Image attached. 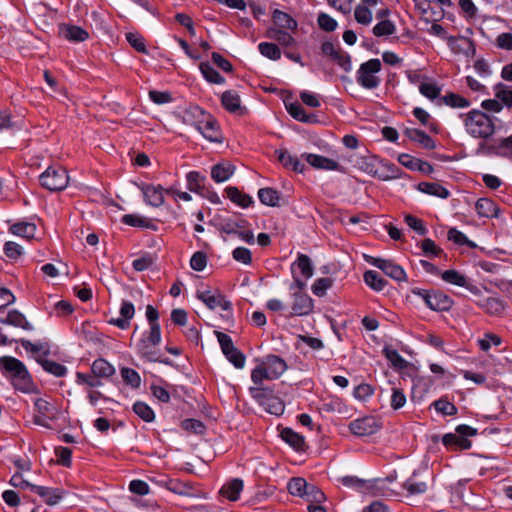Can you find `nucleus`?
<instances>
[{
	"label": "nucleus",
	"mask_w": 512,
	"mask_h": 512,
	"mask_svg": "<svg viewBox=\"0 0 512 512\" xmlns=\"http://www.w3.org/2000/svg\"><path fill=\"white\" fill-rule=\"evenodd\" d=\"M465 125L478 127L495 128L492 119L480 110H472L465 119Z\"/></svg>",
	"instance_id": "obj_27"
},
{
	"label": "nucleus",
	"mask_w": 512,
	"mask_h": 512,
	"mask_svg": "<svg viewBox=\"0 0 512 512\" xmlns=\"http://www.w3.org/2000/svg\"><path fill=\"white\" fill-rule=\"evenodd\" d=\"M147 205L160 207L164 204V188L161 185L141 183L138 185Z\"/></svg>",
	"instance_id": "obj_10"
},
{
	"label": "nucleus",
	"mask_w": 512,
	"mask_h": 512,
	"mask_svg": "<svg viewBox=\"0 0 512 512\" xmlns=\"http://www.w3.org/2000/svg\"><path fill=\"white\" fill-rule=\"evenodd\" d=\"M309 484L305 479L296 477L292 478L287 485L289 493L293 496L303 497L308 489Z\"/></svg>",
	"instance_id": "obj_48"
},
{
	"label": "nucleus",
	"mask_w": 512,
	"mask_h": 512,
	"mask_svg": "<svg viewBox=\"0 0 512 512\" xmlns=\"http://www.w3.org/2000/svg\"><path fill=\"white\" fill-rule=\"evenodd\" d=\"M395 25L389 20H382L373 28V34L376 37L389 36L395 32Z\"/></svg>",
	"instance_id": "obj_59"
},
{
	"label": "nucleus",
	"mask_w": 512,
	"mask_h": 512,
	"mask_svg": "<svg viewBox=\"0 0 512 512\" xmlns=\"http://www.w3.org/2000/svg\"><path fill=\"white\" fill-rule=\"evenodd\" d=\"M258 198L262 204L275 207L279 205L280 193L270 187L261 188L258 190Z\"/></svg>",
	"instance_id": "obj_42"
},
{
	"label": "nucleus",
	"mask_w": 512,
	"mask_h": 512,
	"mask_svg": "<svg viewBox=\"0 0 512 512\" xmlns=\"http://www.w3.org/2000/svg\"><path fill=\"white\" fill-rule=\"evenodd\" d=\"M0 323L19 327L27 331L33 330L32 324L26 319L25 315L16 309L10 310L6 317L0 318Z\"/></svg>",
	"instance_id": "obj_21"
},
{
	"label": "nucleus",
	"mask_w": 512,
	"mask_h": 512,
	"mask_svg": "<svg viewBox=\"0 0 512 512\" xmlns=\"http://www.w3.org/2000/svg\"><path fill=\"white\" fill-rule=\"evenodd\" d=\"M119 313L120 317L111 318L108 323L119 329L126 330L130 327L131 320L135 315L133 303L128 300H122Z\"/></svg>",
	"instance_id": "obj_12"
},
{
	"label": "nucleus",
	"mask_w": 512,
	"mask_h": 512,
	"mask_svg": "<svg viewBox=\"0 0 512 512\" xmlns=\"http://www.w3.org/2000/svg\"><path fill=\"white\" fill-rule=\"evenodd\" d=\"M199 69L203 75V77L210 83L213 84H221L223 82V78L220 73L214 69L209 62H202L199 65Z\"/></svg>",
	"instance_id": "obj_46"
},
{
	"label": "nucleus",
	"mask_w": 512,
	"mask_h": 512,
	"mask_svg": "<svg viewBox=\"0 0 512 512\" xmlns=\"http://www.w3.org/2000/svg\"><path fill=\"white\" fill-rule=\"evenodd\" d=\"M437 412L447 415L453 416L457 414V407L450 401L445 398H440L432 403Z\"/></svg>",
	"instance_id": "obj_53"
},
{
	"label": "nucleus",
	"mask_w": 512,
	"mask_h": 512,
	"mask_svg": "<svg viewBox=\"0 0 512 512\" xmlns=\"http://www.w3.org/2000/svg\"><path fill=\"white\" fill-rule=\"evenodd\" d=\"M121 377L125 384L138 388L141 384V378L137 371L132 368L124 367L121 369Z\"/></svg>",
	"instance_id": "obj_54"
},
{
	"label": "nucleus",
	"mask_w": 512,
	"mask_h": 512,
	"mask_svg": "<svg viewBox=\"0 0 512 512\" xmlns=\"http://www.w3.org/2000/svg\"><path fill=\"white\" fill-rule=\"evenodd\" d=\"M431 485L429 473L426 469L415 470L402 483V489L407 496H418L425 494Z\"/></svg>",
	"instance_id": "obj_7"
},
{
	"label": "nucleus",
	"mask_w": 512,
	"mask_h": 512,
	"mask_svg": "<svg viewBox=\"0 0 512 512\" xmlns=\"http://www.w3.org/2000/svg\"><path fill=\"white\" fill-rule=\"evenodd\" d=\"M128 43L138 52L147 54L144 38L139 33L129 32L126 34Z\"/></svg>",
	"instance_id": "obj_64"
},
{
	"label": "nucleus",
	"mask_w": 512,
	"mask_h": 512,
	"mask_svg": "<svg viewBox=\"0 0 512 512\" xmlns=\"http://www.w3.org/2000/svg\"><path fill=\"white\" fill-rule=\"evenodd\" d=\"M120 221L122 224L131 227L150 229L153 231L157 230V226L154 223H152L150 219L143 217L139 214H125L121 217Z\"/></svg>",
	"instance_id": "obj_25"
},
{
	"label": "nucleus",
	"mask_w": 512,
	"mask_h": 512,
	"mask_svg": "<svg viewBox=\"0 0 512 512\" xmlns=\"http://www.w3.org/2000/svg\"><path fill=\"white\" fill-rule=\"evenodd\" d=\"M351 433L356 436H370L379 430V425L372 417H364L353 420L349 424Z\"/></svg>",
	"instance_id": "obj_11"
},
{
	"label": "nucleus",
	"mask_w": 512,
	"mask_h": 512,
	"mask_svg": "<svg viewBox=\"0 0 512 512\" xmlns=\"http://www.w3.org/2000/svg\"><path fill=\"white\" fill-rule=\"evenodd\" d=\"M406 136L413 142L418 143L424 149H434L435 141L425 133L424 130H405Z\"/></svg>",
	"instance_id": "obj_31"
},
{
	"label": "nucleus",
	"mask_w": 512,
	"mask_h": 512,
	"mask_svg": "<svg viewBox=\"0 0 512 512\" xmlns=\"http://www.w3.org/2000/svg\"><path fill=\"white\" fill-rule=\"evenodd\" d=\"M226 111L237 116L247 113L246 107L241 105L239 96L231 91H226Z\"/></svg>",
	"instance_id": "obj_40"
},
{
	"label": "nucleus",
	"mask_w": 512,
	"mask_h": 512,
	"mask_svg": "<svg viewBox=\"0 0 512 512\" xmlns=\"http://www.w3.org/2000/svg\"><path fill=\"white\" fill-rule=\"evenodd\" d=\"M226 197L241 208H248L254 203V200L250 195L243 193L236 187H227Z\"/></svg>",
	"instance_id": "obj_30"
},
{
	"label": "nucleus",
	"mask_w": 512,
	"mask_h": 512,
	"mask_svg": "<svg viewBox=\"0 0 512 512\" xmlns=\"http://www.w3.org/2000/svg\"><path fill=\"white\" fill-rule=\"evenodd\" d=\"M34 406L37 413L43 415L45 419L56 420L58 418L59 410L53 403L43 398H38L35 400Z\"/></svg>",
	"instance_id": "obj_33"
},
{
	"label": "nucleus",
	"mask_w": 512,
	"mask_h": 512,
	"mask_svg": "<svg viewBox=\"0 0 512 512\" xmlns=\"http://www.w3.org/2000/svg\"><path fill=\"white\" fill-rule=\"evenodd\" d=\"M281 438L296 451H304L306 447L305 439L302 435L296 433L290 428H284L281 431Z\"/></svg>",
	"instance_id": "obj_29"
},
{
	"label": "nucleus",
	"mask_w": 512,
	"mask_h": 512,
	"mask_svg": "<svg viewBox=\"0 0 512 512\" xmlns=\"http://www.w3.org/2000/svg\"><path fill=\"white\" fill-rule=\"evenodd\" d=\"M91 372L100 379H108L115 374V368L104 358H98L91 365Z\"/></svg>",
	"instance_id": "obj_32"
},
{
	"label": "nucleus",
	"mask_w": 512,
	"mask_h": 512,
	"mask_svg": "<svg viewBox=\"0 0 512 512\" xmlns=\"http://www.w3.org/2000/svg\"><path fill=\"white\" fill-rule=\"evenodd\" d=\"M182 123L194 128H214L217 124L216 119L204 109L197 105H191L186 108L182 114Z\"/></svg>",
	"instance_id": "obj_6"
},
{
	"label": "nucleus",
	"mask_w": 512,
	"mask_h": 512,
	"mask_svg": "<svg viewBox=\"0 0 512 512\" xmlns=\"http://www.w3.org/2000/svg\"><path fill=\"white\" fill-rule=\"evenodd\" d=\"M273 21L276 26L281 29L297 30L298 24L289 14L279 9H275L272 14Z\"/></svg>",
	"instance_id": "obj_34"
},
{
	"label": "nucleus",
	"mask_w": 512,
	"mask_h": 512,
	"mask_svg": "<svg viewBox=\"0 0 512 512\" xmlns=\"http://www.w3.org/2000/svg\"><path fill=\"white\" fill-rule=\"evenodd\" d=\"M40 184L43 188L56 192L65 189L69 182L67 171L60 166H50L40 175Z\"/></svg>",
	"instance_id": "obj_5"
},
{
	"label": "nucleus",
	"mask_w": 512,
	"mask_h": 512,
	"mask_svg": "<svg viewBox=\"0 0 512 512\" xmlns=\"http://www.w3.org/2000/svg\"><path fill=\"white\" fill-rule=\"evenodd\" d=\"M133 411L145 422H152L155 419V413L152 408L142 401H137L133 404Z\"/></svg>",
	"instance_id": "obj_49"
},
{
	"label": "nucleus",
	"mask_w": 512,
	"mask_h": 512,
	"mask_svg": "<svg viewBox=\"0 0 512 512\" xmlns=\"http://www.w3.org/2000/svg\"><path fill=\"white\" fill-rule=\"evenodd\" d=\"M0 371L15 390L31 393L35 389L32 376L25 364L12 356L0 357Z\"/></svg>",
	"instance_id": "obj_2"
},
{
	"label": "nucleus",
	"mask_w": 512,
	"mask_h": 512,
	"mask_svg": "<svg viewBox=\"0 0 512 512\" xmlns=\"http://www.w3.org/2000/svg\"><path fill=\"white\" fill-rule=\"evenodd\" d=\"M383 353L391 365L396 369H405L408 362L398 353L397 350L385 347Z\"/></svg>",
	"instance_id": "obj_50"
},
{
	"label": "nucleus",
	"mask_w": 512,
	"mask_h": 512,
	"mask_svg": "<svg viewBox=\"0 0 512 512\" xmlns=\"http://www.w3.org/2000/svg\"><path fill=\"white\" fill-rule=\"evenodd\" d=\"M478 306L491 316H502L508 307L505 301L497 297H488L478 302Z\"/></svg>",
	"instance_id": "obj_18"
},
{
	"label": "nucleus",
	"mask_w": 512,
	"mask_h": 512,
	"mask_svg": "<svg viewBox=\"0 0 512 512\" xmlns=\"http://www.w3.org/2000/svg\"><path fill=\"white\" fill-rule=\"evenodd\" d=\"M452 299L439 290H431L427 307L433 311H447L452 307Z\"/></svg>",
	"instance_id": "obj_17"
},
{
	"label": "nucleus",
	"mask_w": 512,
	"mask_h": 512,
	"mask_svg": "<svg viewBox=\"0 0 512 512\" xmlns=\"http://www.w3.org/2000/svg\"><path fill=\"white\" fill-rule=\"evenodd\" d=\"M442 443L449 448H459L466 450L471 447V441L465 437L459 436L458 434L448 433L442 438Z\"/></svg>",
	"instance_id": "obj_37"
},
{
	"label": "nucleus",
	"mask_w": 512,
	"mask_h": 512,
	"mask_svg": "<svg viewBox=\"0 0 512 512\" xmlns=\"http://www.w3.org/2000/svg\"><path fill=\"white\" fill-rule=\"evenodd\" d=\"M477 214L485 218L499 217V208L496 203L488 198H480L475 204Z\"/></svg>",
	"instance_id": "obj_24"
},
{
	"label": "nucleus",
	"mask_w": 512,
	"mask_h": 512,
	"mask_svg": "<svg viewBox=\"0 0 512 512\" xmlns=\"http://www.w3.org/2000/svg\"><path fill=\"white\" fill-rule=\"evenodd\" d=\"M418 190L422 193L446 199L450 192L442 185L434 182H421L418 184Z\"/></svg>",
	"instance_id": "obj_35"
},
{
	"label": "nucleus",
	"mask_w": 512,
	"mask_h": 512,
	"mask_svg": "<svg viewBox=\"0 0 512 512\" xmlns=\"http://www.w3.org/2000/svg\"><path fill=\"white\" fill-rule=\"evenodd\" d=\"M32 491L42 497L45 503L50 506L57 504L64 495V491L61 489L38 485L32 486Z\"/></svg>",
	"instance_id": "obj_22"
},
{
	"label": "nucleus",
	"mask_w": 512,
	"mask_h": 512,
	"mask_svg": "<svg viewBox=\"0 0 512 512\" xmlns=\"http://www.w3.org/2000/svg\"><path fill=\"white\" fill-rule=\"evenodd\" d=\"M187 188L196 193H200L206 186V177L200 172L191 171L186 175Z\"/></svg>",
	"instance_id": "obj_41"
},
{
	"label": "nucleus",
	"mask_w": 512,
	"mask_h": 512,
	"mask_svg": "<svg viewBox=\"0 0 512 512\" xmlns=\"http://www.w3.org/2000/svg\"><path fill=\"white\" fill-rule=\"evenodd\" d=\"M59 33L67 40L73 42H83L88 39L89 34L80 26L71 24H62L59 26Z\"/></svg>",
	"instance_id": "obj_20"
},
{
	"label": "nucleus",
	"mask_w": 512,
	"mask_h": 512,
	"mask_svg": "<svg viewBox=\"0 0 512 512\" xmlns=\"http://www.w3.org/2000/svg\"><path fill=\"white\" fill-rule=\"evenodd\" d=\"M258 48L263 56L271 60H278L281 57V51L277 44L263 42L259 44Z\"/></svg>",
	"instance_id": "obj_55"
},
{
	"label": "nucleus",
	"mask_w": 512,
	"mask_h": 512,
	"mask_svg": "<svg viewBox=\"0 0 512 512\" xmlns=\"http://www.w3.org/2000/svg\"><path fill=\"white\" fill-rule=\"evenodd\" d=\"M226 360L236 369H243L246 363V356L233 344L231 337L226 335Z\"/></svg>",
	"instance_id": "obj_19"
},
{
	"label": "nucleus",
	"mask_w": 512,
	"mask_h": 512,
	"mask_svg": "<svg viewBox=\"0 0 512 512\" xmlns=\"http://www.w3.org/2000/svg\"><path fill=\"white\" fill-rule=\"evenodd\" d=\"M76 383L78 385H87L90 388L100 387L103 384L101 379L92 372L90 374L77 372Z\"/></svg>",
	"instance_id": "obj_52"
},
{
	"label": "nucleus",
	"mask_w": 512,
	"mask_h": 512,
	"mask_svg": "<svg viewBox=\"0 0 512 512\" xmlns=\"http://www.w3.org/2000/svg\"><path fill=\"white\" fill-rule=\"evenodd\" d=\"M9 231L23 238H33L36 232V225L31 222H17L10 226Z\"/></svg>",
	"instance_id": "obj_38"
},
{
	"label": "nucleus",
	"mask_w": 512,
	"mask_h": 512,
	"mask_svg": "<svg viewBox=\"0 0 512 512\" xmlns=\"http://www.w3.org/2000/svg\"><path fill=\"white\" fill-rule=\"evenodd\" d=\"M139 341H145L150 346H157L161 342V327H149V331L143 333Z\"/></svg>",
	"instance_id": "obj_57"
},
{
	"label": "nucleus",
	"mask_w": 512,
	"mask_h": 512,
	"mask_svg": "<svg viewBox=\"0 0 512 512\" xmlns=\"http://www.w3.org/2000/svg\"><path fill=\"white\" fill-rule=\"evenodd\" d=\"M332 284L333 281L331 278H318L314 281L311 289L316 296L322 297L326 294V291L332 286Z\"/></svg>",
	"instance_id": "obj_60"
},
{
	"label": "nucleus",
	"mask_w": 512,
	"mask_h": 512,
	"mask_svg": "<svg viewBox=\"0 0 512 512\" xmlns=\"http://www.w3.org/2000/svg\"><path fill=\"white\" fill-rule=\"evenodd\" d=\"M448 239L458 245H466L471 248L476 247L474 242L470 241L464 233L457 230L456 228L449 229Z\"/></svg>",
	"instance_id": "obj_62"
},
{
	"label": "nucleus",
	"mask_w": 512,
	"mask_h": 512,
	"mask_svg": "<svg viewBox=\"0 0 512 512\" xmlns=\"http://www.w3.org/2000/svg\"><path fill=\"white\" fill-rule=\"evenodd\" d=\"M3 252L7 258L17 260L23 254V248L16 242L7 241L4 244Z\"/></svg>",
	"instance_id": "obj_63"
},
{
	"label": "nucleus",
	"mask_w": 512,
	"mask_h": 512,
	"mask_svg": "<svg viewBox=\"0 0 512 512\" xmlns=\"http://www.w3.org/2000/svg\"><path fill=\"white\" fill-rule=\"evenodd\" d=\"M267 412L273 415H281L284 412V404L283 402L274 396H269L265 398V404L263 406Z\"/></svg>",
	"instance_id": "obj_56"
},
{
	"label": "nucleus",
	"mask_w": 512,
	"mask_h": 512,
	"mask_svg": "<svg viewBox=\"0 0 512 512\" xmlns=\"http://www.w3.org/2000/svg\"><path fill=\"white\" fill-rule=\"evenodd\" d=\"M404 221L418 235L423 236L427 234L428 230L421 219L408 214L404 217Z\"/></svg>",
	"instance_id": "obj_61"
},
{
	"label": "nucleus",
	"mask_w": 512,
	"mask_h": 512,
	"mask_svg": "<svg viewBox=\"0 0 512 512\" xmlns=\"http://www.w3.org/2000/svg\"><path fill=\"white\" fill-rule=\"evenodd\" d=\"M246 220L240 219L237 222H231L226 219V234L237 235L242 241L248 244H254L255 238L251 230L245 229Z\"/></svg>",
	"instance_id": "obj_14"
},
{
	"label": "nucleus",
	"mask_w": 512,
	"mask_h": 512,
	"mask_svg": "<svg viewBox=\"0 0 512 512\" xmlns=\"http://www.w3.org/2000/svg\"><path fill=\"white\" fill-rule=\"evenodd\" d=\"M278 160L284 167L291 168L295 172L302 173L304 171V164L287 151H279Z\"/></svg>",
	"instance_id": "obj_44"
},
{
	"label": "nucleus",
	"mask_w": 512,
	"mask_h": 512,
	"mask_svg": "<svg viewBox=\"0 0 512 512\" xmlns=\"http://www.w3.org/2000/svg\"><path fill=\"white\" fill-rule=\"evenodd\" d=\"M286 109L288 113L296 120L314 124L317 122L316 116L314 114H306L302 105L298 102L294 103H285Z\"/></svg>",
	"instance_id": "obj_28"
},
{
	"label": "nucleus",
	"mask_w": 512,
	"mask_h": 512,
	"mask_svg": "<svg viewBox=\"0 0 512 512\" xmlns=\"http://www.w3.org/2000/svg\"><path fill=\"white\" fill-rule=\"evenodd\" d=\"M198 298L202 300L210 310H224V298L217 292L205 290L198 293Z\"/></svg>",
	"instance_id": "obj_26"
},
{
	"label": "nucleus",
	"mask_w": 512,
	"mask_h": 512,
	"mask_svg": "<svg viewBox=\"0 0 512 512\" xmlns=\"http://www.w3.org/2000/svg\"><path fill=\"white\" fill-rule=\"evenodd\" d=\"M244 489V482L241 478H233L226 483V500L236 502L240 499Z\"/></svg>",
	"instance_id": "obj_39"
},
{
	"label": "nucleus",
	"mask_w": 512,
	"mask_h": 512,
	"mask_svg": "<svg viewBox=\"0 0 512 512\" xmlns=\"http://www.w3.org/2000/svg\"><path fill=\"white\" fill-rule=\"evenodd\" d=\"M441 278L443 281L453 284L459 287H467L468 288V282L465 275L461 274L460 272L456 270H446L441 273Z\"/></svg>",
	"instance_id": "obj_45"
},
{
	"label": "nucleus",
	"mask_w": 512,
	"mask_h": 512,
	"mask_svg": "<svg viewBox=\"0 0 512 512\" xmlns=\"http://www.w3.org/2000/svg\"><path fill=\"white\" fill-rule=\"evenodd\" d=\"M181 428L187 432L202 435L205 432V425L196 419H185L181 422Z\"/></svg>",
	"instance_id": "obj_58"
},
{
	"label": "nucleus",
	"mask_w": 512,
	"mask_h": 512,
	"mask_svg": "<svg viewBox=\"0 0 512 512\" xmlns=\"http://www.w3.org/2000/svg\"><path fill=\"white\" fill-rule=\"evenodd\" d=\"M35 359L46 372L55 377H63L67 374V367L63 364L42 357H36Z\"/></svg>",
	"instance_id": "obj_36"
},
{
	"label": "nucleus",
	"mask_w": 512,
	"mask_h": 512,
	"mask_svg": "<svg viewBox=\"0 0 512 512\" xmlns=\"http://www.w3.org/2000/svg\"><path fill=\"white\" fill-rule=\"evenodd\" d=\"M441 103H444L452 108H465L470 105L469 100L456 93H448L439 98Z\"/></svg>",
	"instance_id": "obj_47"
},
{
	"label": "nucleus",
	"mask_w": 512,
	"mask_h": 512,
	"mask_svg": "<svg viewBox=\"0 0 512 512\" xmlns=\"http://www.w3.org/2000/svg\"><path fill=\"white\" fill-rule=\"evenodd\" d=\"M302 157L315 169L327 170V171H338L340 170V164L331 158H327L321 155L313 153H304Z\"/></svg>",
	"instance_id": "obj_15"
},
{
	"label": "nucleus",
	"mask_w": 512,
	"mask_h": 512,
	"mask_svg": "<svg viewBox=\"0 0 512 512\" xmlns=\"http://www.w3.org/2000/svg\"><path fill=\"white\" fill-rule=\"evenodd\" d=\"M287 369L284 359L277 355H267L259 360L251 372V380L255 385H262L263 380L278 379Z\"/></svg>",
	"instance_id": "obj_3"
},
{
	"label": "nucleus",
	"mask_w": 512,
	"mask_h": 512,
	"mask_svg": "<svg viewBox=\"0 0 512 512\" xmlns=\"http://www.w3.org/2000/svg\"><path fill=\"white\" fill-rule=\"evenodd\" d=\"M380 70L381 62L376 58L361 64L357 73L358 83L367 89L376 88L380 83V79L375 74Z\"/></svg>",
	"instance_id": "obj_8"
},
{
	"label": "nucleus",
	"mask_w": 512,
	"mask_h": 512,
	"mask_svg": "<svg viewBox=\"0 0 512 512\" xmlns=\"http://www.w3.org/2000/svg\"><path fill=\"white\" fill-rule=\"evenodd\" d=\"M299 270L301 277L309 279L313 276L314 268L311 259L302 253H298L297 259L291 265V273H297Z\"/></svg>",
	"instance_id": "obj_23"
},
{
	"label": "nucleus",
	"mask_w": 512,
	"mask_h": 512,
	"mask_svg": "<svg viewBox=\"0 0 512 512\" xmlns=\"http://www.w3.org/2000/svg\"><path fill=\"white\" fill-rule=\"evenodd\" d=\"M492 132L493 130L490 132L488 130H472L474 137L483 138V141L479 144L478 153L486 156H506L507 151L512 150V135L507 138H502L498 142L491 143L489 138Z\"/></svg>",
	"instance_id": "obj_4"
},
{
	"label": "nucleus",
	"mask_w": 512,
	"mask_h": 512,
	"mask_svg": "<svg viewBox=\"0 0 512 512\" xmlns=\"http://www.w3.org/2000/svg\"><path fill=\"white\" fill-rule=\"evenodd\" d=\"M292 296V314L296 316H305L312 312L313 300L309 295L301 291H295L292 293Z\"/></svg>",
	"instance_id": "obj_13"
},
{
	"label": "nucleus",
	"mask_w": 512,
	"mask_h": 512,
	"mask_svg": "<svg viewBox=\"0 0 512 512\" xmlns=\"http://www.w3.org/2000/svg\"><path fill=\"white\" fill-rule=\"evenodd\" d=\"M366 260L374 267L382 270L385 275L392 278L395 281L401 282L406 281V272L404 269L393 262L392 260L383 259L379 257L369 256Z\"/></svg>",
	"instance_id": "obj_9"
},
{
	"label": "nucleus",
	"mask_w": 512,
	"mask_h": 512,
	"mask_svg": "<svg viewBox=\"0 0 512 512\" xmlns=\"http://www.w3.org/2000/svg\"><path fill=\"white\" fill-rule=\"evenodd\" d=\"M353 165L361 172L382 181H390L403 177V171L394 163L367 152L356 156Z\"/></svg>",
	"instance_id": "obj_1"
},
{
	"label": "nucleus",
	"mask_w": 512,
	"mask_h": 512,
	"mask_svg": "<svg viewBox=\"0 0 512 512\" xmlns=\"http://www.w3.org/2000/svg\"><path fill=\"white\" fill-rule=\"evenodd\" d=\"M17 342H19L26 351L32 354L42 352L44 356H47L50 353V348L47 343H32L30 340L24 338L17 340Z\"/></svg>",
	"instance_id": "obj_51"
},
{
	"label": "nucleus",
	"mask_w": 512,
	"mask_h": 512,
	"mask_svg": "<svg viewBox=\"0 0 512 512\" xmlns=\"http://www.w3.org/2000/svg\"><path fill=\"white\" fill-rule=\"evenodd\" d=\"M363 278L364 282L375 291H382L387 284V281L373 270L366 271Z\"/></svg>",
	"instance_id": "obj_43"
},
{
	"label": "nucleus",
	"mask_w": 512,
	"mask_h": 512,
	"mask_svg": "<svg viewBox=\"0 0 512 512\" xmlns=\"http://www.w3.org/2000/svg\"><path fill=\"white\" fill-rule=\"evenodd\" d=\"M138 354L149 362H159L168 366H173L172 360L169 358H162L156 350V346H150L145 341H139L137 343Z\"/></svg>",
	"instance_id": "obj_16"
}]
</instances>
